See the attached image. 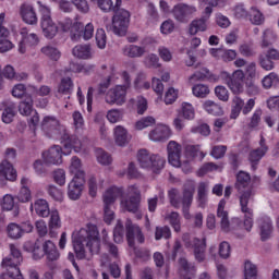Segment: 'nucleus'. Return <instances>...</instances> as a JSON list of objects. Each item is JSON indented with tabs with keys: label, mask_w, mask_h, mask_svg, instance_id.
<instances>
[{
	"label": "nucleus",
	"mask_w": 279,
	"mask_h": 279,
	"mask_svg": "<svg viewBox=\"0 0 279 279\" xmlns=\"http://www.w3.org/2000/svg\"><path fill=\"white\" fill-rule=\"evenodd\" d=\"M123 236H125V229L123 228V222L118 220L113 230L114 243H123Z\"/></svg>",
	"instance_id": "obj_48"
},
{
	"label": "nucleus",
	"mask_w": 279,
	"mask_h": 279,
	"mask_svg": "<svg viewBox=\"0 0 279 279\" xmlns=\"http://www.w3.org/2000/svg\"><path fill=\"white\" fill-rule=\"evenodd\" d=\"M252 178L250 173L241 171L236 175L235 189L236 191H245L247 189H253L251 185Z\"/></svg>",
	"instance_id": "obj_32"
},
{
	"label": "nucleus",
	"mask_w": 279,
	"mask_h": 279,
	"mask_svg": "<svg viewBox=\"0 0 279 279\" xmlns=\"http://www.w3.org/2000/svg\"><path fill=\"white\" fill-rule=\"evenodd\" d=\"M197 32H206V19L194 20L190 23L189 34L195 36Z\"/></svg>",
	"instance_id": "obj_41"
},
{
	"label": "nucleus",
	"mask_w": 279,
	"mask_h": 279,
	"mask_svg": "<svg viewBox=\"0 0 279 279\" xmlns=\"http://www.w3.org/2000/svg\"><path fill=\"white\" fill-rule=\"evenodd\" d=\"M71 93H73V81L71 77L62 78L58 87L57 97H60V95H71Z\"/></svg>",
	"instance_id": "obj_38"
},
{
	"label": "nucleus",
	"mask_w": 279,
	"mask_h": 279,
	"mask_svg": "<svg viewBox=\"0 0 279 279\" xmlns=\"http://www.w3.org/2000/svg\"><path fill=\"white\" fill-rule=\"evenodd\" d=\"M167 221H169L170 226L173 228L174 232H181L182 225L180 221V214L177 211H172L166 216Z\"/></svg>",
	"instance_id": "obj_43"
},
{
	"label": "nucleus",
	"mask_w": 279,
	"mask_h": 279,
	"mask_svg": "<svg viewBox=\"0 0 279 279\" xmlns=\"http://www.w3.org/2000/svg\"><path fill=\"white\" fill-rule=\"evenodd\" d=\"M96 158L100 165L108 166L112 163V157L110 156V154L106 153L101 148L96 149Z\"/></svg>",
	"instance_id": "obj_52"
},
{
	"label": "nucleus",
	"mask_w": 279,
	"mask_h": 279,
	"mask_svg": "<svg viewBox=\"0 0 279 279\" xmlns=\"http://www.w3.org/2000/svg\"><path fill=\"white\" fill-rule=\"evenodd\" d=\"M238 193L241 213H248V215H251L252 208L248 207V204L254 202V195H256V191H254V187H247L246 190H239Z\"/></svg>",
	"instance_id": "obj_21"
},
{
	"label": "nucleus",
	"mask_w": 279,
	"mask_h": 279,
	"mask_svg": "<svg viewBox=\"0 0 279 279\" xmlns=\"http://www.w3.org/2000/svg\"><path fill=\"white\" fill-rule=\"evenodd\" d=\"M206 80H213V74L206 68H202L189 77L190 84H195V82H204Z\"/></svg>",
	"instance_id": "obj_34"
},
{
	"label": "nucleus",
	"mask_w": 279,
	"mask_h": 279,
	"mask_svg": "<svg viewBox=\"0 0 279 279\" xmlns=\"http://www.w3.org/2000/svg\"><path fill=\"white\" fill-rule=\"evenodd\" d=\"M197 12L195 5L186 3H178L173 7L171 13L178 23H186L191 21L193 14Z\"/></svg>",
	"instance_id": "obj_13"
},
{
	"label": "nucleus",
	"mask_w": 279,
	"mask_h": 279,
	"mask_svg": "<svg viewBox=\"0 0 279 279\" xmlns=\"http://www.w3.org/2000/svg\"><path fill=\"white\" fill-rule=\"evenodd\" d=\"M168 161L172 167H180V158L182 156V145L175 141H170L167 146Z\"/></svg>",
	"instance_id": "obj_19"
},
{
	"label": "nucleus",
	"mask_w": 279,
	"mask_h": 279,
	"mask_svg": "<svg viewBox=\"0 0 279 279\" xmlns=\"http://www.w3.org/2000/svg\"><path fill=\"white\" fill-rule=\"evenodd\" d=\"M62 32H71V38L73 40H80V38H84V40H90L93 35L95 34V26L92 23H88L86 26L82 24V22H76L71 26V23H59Z\"/></svg>",
	"instance_id": "obj_6"
},
{
	"label": "nucleus",
	"mask_w": 279,
	"mask_h": 279,
	"mask_svg": "<svg viewBox=\"0 0 279 279\" xmlns=\"http://www.w3.org/2000/svg\"><path fill=\"white\" fill-rule=\"evenodd\" d=\"M101 234H102V241H104L106 250H108L113 255L114 258H118L119 257V247H117V245H114L108 241V231H106V229H104Z\"/></svg>",
	"instance_id": "obj_46"
},
{
	"label": "nucleus",
	"mask_w": 279,
	"mask_h": 279,
	"mask_svg": "<svg viewBox=\"0 0 279 279\" xmlns=\"http://www.w3.org/2000/svg\"><path fill=\"white\" fill-rule=\"evenodd\" d=\"M192 93L195 97L204 99L206 96L210 94V89L208 88V85L197 84L193 86Z\"/></svg>",
	"instance_id": "obj_47"
},
{
	"label": "nucleus",
	"mask_w": 279,
	"mask_h": 279,
	"mask_svg": "<svg viewBox=\"0 0 279 279\" xmlns=\"http://www.w3.org/2000/svg\"><path fill=\"white\" fill-rule=\"evenodd\" d=\"M41 53L44 56H47V58H50V60H54L58 62V59L61 57L60 50L58 48L53 47L52 45H47L41 48Z\"/></svg>",
	"instance_id": "obj_45"
},
{
	"label": "nucleus",
	"mask_w": 279,
	"mask_h": 279,
	"mask_svg": "<svg viewBox=\"0 0 279 279\" xmlns=\"http://www.w3.org/2000/svg\"><path fill=\"white\" fill-rule=\"evenodd\" d=\"M65 136L66 137H61L59 141L63 143V154L65 156H69L71 154V149H74L76 154H80L82 151V141L77 138L75 135H69L65 131Z\"/></svg>",
	"instance_id": "obj_18"
},
{
	"label": "nucleus",
	"mask_w": 279,
	"mask_h": 279,
	"mask_svg": "<svg viewBox=\"0 0 279 279\" xmlns=\"http://www.w3.org/2000/svg\"><path fill=\"white\" fill-rule=\"evenodd\" d=\"M259 234L262 241H267L271 239V234L274 232V223L271 222V218L264 216L257 220Z\"/></svg>",
	"instance_id": "obj_22"
},
{
	"label": "nucleus",
	"mask_w": 279,
	"mask_h": 279,
	"mask_svg": "<svg viewBox=\"0 0 279 279\" xmlns=\"http://www.w3.org/2000/svg\"><path fill=\"white\" fill-rule=\"evenodd\" d=\"M250 21L253 25H263V23H265V16L258 9L252 8L250 12Z\"/></svg>",
	"instance_id": "obj_50"
},
{
	"label": "nucleus",
	"mask_w": 279,
	"mask_h": 279,
	"mask_svg": "<svg viewBox=\"0 0 279 279\" xmlns=\"http://www.w3.org/2000/svg\"><path fill=\"white\" fill-rule=\"evenodd\" d=\"M277 36L274 34V31L271 28H267L263 33L262 37V47L265 49L267 47H271L274 43H276Z\"/></svg>",
	"instance_id": "obj_44"
},
{
	"label": "nucleus",
	"mask_w": 279,
	"mask_h": 279,
	"mask_svg": "<svg viewBox=\"0 0 279 279\" xmlns=\"http://www.w3.org/2000/svg\"><path fill=\"white\" fill-rule=\"evenodd\" d=\"M258 60L264 71H271L274 69V61L264 52L259 54Z\"/></svg>",
	"instance_id": "obj_58"
},
{
	"label": "nucleus",
	"mask_w": 279,
	"mask_h": 279,
	"mask_svg": "<svg viewBox=\"0 0 279 279\" xmlns=\"http://www.w3.org/2000/svg\"><path fill=\"white\" fill-rule=\"evenodd\" d=\"M20 14L24 23H27L28 25H36V23H38V16L32 4H22Z\"/></svg>",
	"instance_id": "obj_27"
},
{
	"label": "nucleus",
	"mask_w": 279,
	"mask_h": 279,
	"mask_svg": "<svg viewBox=\"0 0 279 279\" xmlns=\"http://www.w3.org/2000/svg\"><path fill=\"white\" fill-rule=\"evenodd\" d=\"M128 93V89L125 86L117 85L114 88H111L106 94L105 100L106 104H109L110 106H123L125 102V95Z\"/></svg>",
	"instance_id": "obj_15"
},
{
	"label": "nucleus",
	"mask_w": 279,
	"mask_h": 279,
	"mask_svg": "<svg viewBox=\"0 0 279 279\" xmlns=\"http://www.w3.org/2000/svg\"><path fill=\"white\" fill-rule=\"evenodd\" d=\"M73 247L80 260L86 258L85 247H87L90 254H99L100 240L97 226L88 223L86 228L81 229L73 238Z\"/></svg>",
	"instance_id": "obj_1"
},
{
	"label": "nucleus",
	"mask_w": 279,
	"mask_h": 279,
	"mask_svg": "<svg viewBox=\"0 0 279 279\" xmlns=\"http://www.w3.org/2000/svg\"><path fill=\"white\" fill-rule=\"evenodd\" d=\"M204 108L208 114H214V117H221V114H223V108L213 100L205 101Z\"/></svg>",
	"instance_id": "obj_42"
},
{
	"label": "nucleus",
	"mask_w": 279,
	"mask_h": 279,
	"mask_svg": "<svg viewBox=\"0 0 279 279\" xmlns=\"http://www.w3.org/2000/svg\"><path fill=\"white\" fill-rule=\"evenodd\" d=\"M227 84H228L230 90L234 95H239V94L243 93V81H236V80L228 78Z\"/></svg>",
	"instance_id": "obj_59"
},
{
	"label": "nucleus",
	"mask_w": 279,
	"mask_h": 279,
	"mask_svg": "<svg viewBox=\"0 0 279 279\" xmlns=\"http://www.w3.org/2000/svg\"><path fill=\"white\" fill-rule=\"evenodd\" d=\"M25 252H32L33 258L35 260H40L44 256H46L47 260L53 263L60 258V252L58 251V246L51 240H46L43 243V251L40 246L36 245L33 242H25L24 244Z\"/></svg>",
	"instance_id": "obj_4"
},
{
	"label": "nucleus",
	"mask_w": 279,
	"mask_h": 279,
	"mask_svg": "<svg viewBox=\"0 0 279 279\" xmlns=\"http://www.w3.org/2000/svg\"><path fill=\"white\" fill-rule=\"evenodd\" d=\"M62 154L64 150L61 146L54 145L43 153L45 165H62Z\"/></svg>",
	"instance_id": "obj_17"
},
{
	"label": "nucleus",
	"mask_w": 279,
	"mask_h": 279,
	"mask_svg": "<svg viewBox=\"0 0 279 279\" xmlns=\"http://www.w3.org/2000/svg\"><path fill=\"white\" fill-rule=\"evenodd\" d=\"M121 207L128 213L136 215L141 208V190L137 186L131 185L128 190V196L121 199Z\"/></svg>",
	"instance_id": "obj_10"
},
{
	"label": "nucleus",
	"mask_w": 279,
	"mask_h": 279,
	"mask_svg": "<svg viewBox=\"0 0 279 279\" xmlns=\"http://www.w3.org/2000/svg\"><path fill=\"white\" fill-rule=\"evenodd\" d=\"M182 241L185 247H193L194 248V256L198 263H204L206 259V238L202 240L197 238L191 239V234L184 233L182 235Z\"/></svg>",
	"instance_id": "obj_11"
},
{
	"label": "nucleus",
	"mask_w": 279,
	"mask_h": 279,
	"mask_svg": "<svg viewBox=\"0 0 279 279\" xmlns=\"http://www.w3.org/2000/svg\"><path fill=\"white\" fill-rule=\"evenodd\" d=\"M122 53L126 58H143L147 53V49L144 46L126 45L122 48Z\"/></svg>",
	"instance_id": "obj_30"
},
{
	"label": "nucleus",
	"mask_w": 279,
	"mask_h": 279,
	"mask_svg": "<svg viewBox=\"0 0 279 279\" xmlns=\"http://www.w3.org/2000/svg\"><path fill=\"white\" fill-rule=\"evenodd\" d=\"M72 53L75 58H80L81 60H88V58H90V46L77 45L72 49Z\"/></svg>",
	"instance_id": "obj_37"
},
{
	"label": "nucleus",
	"mask_w": 279,
	"mask_h": 279,
	"mask_svg": "<svg viewBox=\"0 0 279 279\" xmlns=\"http://www.w3.org/2000/svg\"><path fill=\"white\" fill-rule=\"evenodd\" d=\"M39 5V12L41 13V29L43 34L46 38L51 40L52 38H56L58 35V24L53 22V19H51V9L47 4H44L43 2H37Z\"/></svg>",
	"instance_id": "obj_7"
},
{
	"label": "nucleus",
	"mask_w": 279,
	"mask_h": 279,
	"mask_svg": "<svg viewBox=\"0 0 279 279\" xmlns=\"http://www.w3.org/2000/svg\"><path fill=\"white\" fill-rule=\"evenodd\" d=\"M2 210H12L14 208V196L7 194L1 202Z\"/></svg>",
	"instance_id": "obj_63"
},
{
	"label": "nucleus",
	"mask_w": 279,
	"mask_h": 279,
	"mask_svg": "<svg viewBox=\"0 0 279 279\" xmlns=\"http://www.w3.org/2000/svg\"><path fill=\"white\" fill-rule=\"evenodd\" d=\"M106 31H104L102 28H98L96 32V43L99 49H106Z\"/></svg>",
	"instance_id": "obj_64"
},
{
	"label": "nucleus",
	"mask_w": 279,
	"mask_h": 279,
	"mask_svg": "<svg viewBox=\"0 0 279 279\" xmlns=\"http://www.w3.org/2000/svg\"><path fill=\"white\" fill-rule=\"evenodd\" d=\"M19 112L24 117H29L34 112V99L32 96H26L19 105Z\"/></svg>",
	"instance_id": "obj_35"
},
{
	"label": "nucleus",
	"mask_w": 279,
	"mask_h": 279,
	"mask_svg": "<svg viewBox=\"0 0 279 279\" xmlns=\"http://www.w3.org/2000/svg\"><path fill=\"white\" fill-rule=\"evenodd\" d=\"M125 230H126V241L129 243V247H134L135 240L138 243H145V235L143 234V230H141V227H138V225H134L132 220L126 219Z\"/></svg>",
	"instance_id": "obj_14"
},
{
	"label": "nucleus",
	"mask_w": 279,
	"mask_h": 279,
	"mask_svg": "<svg viewBox=\"0 0 279 279\" xmlns=\"http://www.w3.org/2000/svg\"><path fill=\"white\" fill-rule=\"evenodd\" d=\"M21 36L22 40L19 44V51L20 53H26L27 49H31V47H36L40 40L38 39V35L35 33H29L27 28L21 29Z\"/></svg>",
	"instance_id": "obj_16"
},
{
	"label": "nucleus",
	"mask_w": 279,
	"mask_h": 279,
	"mask_svg": "<svg viewBox=\"0 0 279 279\" xmlns=\"http://www.w3.org/2000/svg\"><path fill=\"white\" fill-rule=\"evenodd\" d=\"M245 106V101L239 96L233 97L231 105V114L230 119H238L241 114V110L243 111V107Z\"/></svg>",
	"instance_id": "obj_36"
},
{
	"label": "nucleus",
	"mask_w": 279,
	"mask_h": 279,
	"mask_svg": "<svg viewBox=\"0 0 279 279\" xmlns=\"http://www.w3.org/2000/svg\"><path fill=\"white\" fill-rule=\"evenodd\" d=\"M122 191L119 187H110L106 191L104 195V221L108 226L114 221V210L112 206H114V202H117L118 197H121Z\"/></svg>",
	"instance_id": "obj_8"
},
{
	"label": "nucleus",
	"mask_w": 279,
	"mask_h": 279,
	"mask_svg": "<svg viewBox=\"0 0 279 279\" xmlns=\"http://www.w3.org/2000/svg\"><path fill=\"white\" fill-rule=\"evenodd\" d=\"M0 178L5 182L9 180L10 182H14L16 180V170L14 166L8 160H3L0 163Z\"/></svg>",
	"instance_id": "obj_29"
},
{
	"label": "nucleus",
	"mask_w": 279,
	"mask_h": 279,
	"mask_svg": "<svg viewBox=\"0 0 279 279\" xmlns=\"http://www.w3.org/2000/svg\"><path fill=\"white\" fill-rule=\"evenodd\" d=\"M168 197H169L170 204H171V206H173V208H180L182 201L180 199V191L178 189H171L168 192Z\"/></svg>",
	"instance_id": "obj_53"
},
{
	"label": "nucleus",
	"mask_w": 279,
	"mask_h": 279,
	"mask_svg": "<svg viewBox=\"0 0 279 279\" xmlns=\"http://www.w3.org/2000/svg\"><path fill=\"white\" fill-rule=\"evenodd\" d=\"M7 232L10 239H21V236H23L21 225H16L14 222H11L8 226Z\"/></svg>",
	"instance_id": "obj_51"
},
{
	"label": "nucleus",
	"mask_w": 279,
	"mask_h": 279,
	"mask_svg": "<svg viewBox=\"0 0 279 279\" xmlns=\"http://www.w3.org/2000/svg\"><path fill=\"white\" fill-rule=\"evenodd\" d=\"M107 119L110 123H119L123 119V109H111L107 112Z\"/></svg>",
	"instance_id": "obj_54"
},
{
	"label": "nucleus",
	"mask_w": 279,
	"mask_h": 279,
	"mask_svg": "<svg viewBox=\"0 0 279 279\" xmlns=\"http://www.w3.org/2000/svg\"><path fill=\"white\" fill-rule=\"evenodd\" d=\"M179 114H182V117L187 120L195 119V109L193 108V105L183 102L182 110Z\"/></svg>",
	"instance_id": "obj_56"
},
{
	"label": "nucleus",
	"mask_w": 279,
	"mask_h": 279,
	"mask_svg": "<svg viewBox=\"0 0 279 279\" xmlns=\"http://www.w3.org/2000/svg\"><path fill=\"white\" fill-rule=\"evenodd\" d=\"M171 137V129L167 125H158L155 130L150 131L149 138L156 143L168 141Z\"/></svg>",
	"instance_id": "obj_26"
},
{
	"label": "nucleus",
	"mask_w": 279,
	"mask_h": 279,
	"mask_svg": "<svg viewBox=\"0 0 279 279\" xmlns=\"http://www.w3.org/2000/svg\"><path fill=\"white\" fill-rule=\"evenodd\" d=\"M130 25V11L117 10L112 16V32L116 36H125Z\"/></svg>",
	"instance_id": "obj_12"
},
{
	"label": "nucleus",
	"mask_w": 279,
	"mask_h": 279,
	"mask_svg": "<svg viewBox=\"0 0 279 279\" xmlns=\"http://www.w3.org/2000/svg\"><path fill=\"white\" fill-rule=\"evenodd\" d=\"M41 130L48 138H56L58 141H60V138H66V128L60 124V121L53 117L44 118Z\"/></svg>",
	"instance_id": "obj_9"
},
{
	"label": "nucleus",
	"mask_w": 279,
	"mask_h": 279,
	"mask_svg": "<svg viewBox=\"0 0 279 279\" xmlns=\"http://www.w3.org/2000/svg\"><path fill=\"white\" fill-rule=\"evenodd\" d=\"M36 214L39 217H49L51 210H49V203L45 199H37L34 204Z\"/></svg>",
	"instance_id": "obj_39"
},
{
	"label": "nucleus",
	"mask_w": 279,
	"mask_h": 279,
	"mask_svg": "<svg viewBox=\"0 0 279 279\" xmlns=\"http://www.w3.org/2000/svg\"><path fill=\"white\" fill-rule=\"evenodd\" d=\"M11 254L2 260V269H5L0 279H24L19 265L23 263V255L16 245L10 244Z\"/></svg>",
	"instance_id": "obj_3"
},
{
	"label": "nucleus",
	"mask_w": 279,
	"mask_h": 279,
	"mask_svg": "<svg viewBox=\"0 0 279 279\" xmlns=\"http://www.w3.org/2000/svg\"><path fill=\"white\" fill-rule=\"evenodd\" d=\"M70 171L74 178H86V173L82 170V160L77 157L72 158Z\"/></svg>",
	"instance_id": "obj_40"
},
{
	"label": "nucleus",
	"mask_w": 279,
	"mask_h": 279,
	"mask_svg": "<svg viewBox=\"0 0 279 279\" xmlns=\"http://www.w3.org/2000/svg\"><path fill=\"white\" fill-rule=\"evenodd\" d=\"M86 183L85 178L74 177L68 186V196L74 202L82 197V192L84 191V184Z\"/></svg>",
	"instance_id": "obj_20"
},
{
	"label": "nucleus",
	"mask_w": 279,
	"mask_h": 279,
	"mask_svg": "<svg viewBox=\"0 0 279 279\" xmlns=\"http://www.w3.org/2000/svg\"><path fill=\"white\" fill-rule=\"evenodd\" d=\"M11 254L2 260V269H5L0 279H24L19 265L23 263V255L16 245L10 244Z\"/></svg>",
	"instance_id": "obj_2"
},
{
	"label": "nucleus",
	"mask_w": 279,
	"mask_h": 279,
	"mask_svg": "<svg viewBox=\"0 0 279 279\" xmlns=\"http://www.w3.org/2000/svg\"><path fill=\"white\" fill-rule=\"evenodd\" d=\"M137 161L142 169H151L153 173H160L165 169L167 160L160 155H150L147 149L137 153Z\"/></svg>",
	"instance_id": "obj_5"
},
{
	"label": "nucleus",
	"mask_w": 279,
	"mask_h": 279,
	"mask_svg": "<svg viewBox=\"0 0 279 279\" xmlns=\"http://www.w3.org/2000/svg\"><path fill=\"white\" fill-rule=\"evenodd\" d=\"M48 195L56 202H62L63 199L62 190L58 189L56 185L48 186Z\"/></svg>",
	"instance_id": "obj_62"
},
{
	"label": "nucleus",
	"mask_w": 279,
	"mask_h": 279,
	"mask_svg": "<svg viewBox=\"0 0 279 279\" xmlns=\"http://www.w3.org/2000/svg\"><path fill=\"white\" fill-rule=\"evenodd\" d=\"M215 94L216 97L220 99V101H228L230 99V93L228 92V88H226L225 86L218 85L215 88Z\"/></svg>",
	"instance_id": "obj_61"
},
{
	"label": "nucleus",
	"mask_w": 279,
	"mask_h": 279,
	"mask_svg": "<svg viewBox=\"0 0 279 279\" xmlns=\"http://www.w3.org/2000/svg\"><path fill=\"white\" fill-rule=\"evenodd\" d=\"M195 195V187H185L182 197V210L185 219H191V206L193 204V196Z\"/></svg>",
	"instance_id": "obj_23"
},
{
	"label": "nucleus",
	"mask_w": 279,
	"mask_h": 279,
	"mask_svg": "<svg viewBox=\"0 0 279 279\" xmlns=\"http://www.w3.org/2000/svg\"><path fill=\"white\" fill-rule=\"evenodd\" d=\"M156 241H160V239H171V229L167 226L157 227L155 231Z\"/></svg>",
	"instance_id": "obj_57"
},
{
	"label": "nucleus",
	"mask_w": 279,
	"mask_h": 279,
	"mask_svg": "<svg viewBox=\"0 0 279 279\" xmlns=\"http://www.w3.org/2000/svg\"><path fill=\"white\" fill-rule=\"evenodd\" d=\"M49 215L50 219L48 222V228L50 230L51 236H53L56 234V230H60V228H62V220L60 219V213L58 209L51 210Z\"/></svg>",
	"instance_id": "obj_33"
},
{
	"label": "nucleus",
	"mask_w": 279,
	"mask_h": 279,
	"mask_svg": "<svg viewBox=\"0 0 279 279\" xmlns=\"http://www.w3.org/2000/svg\"><path fill=\"white\" fill-rule=\"evenodd\" d=\"M217 217L220 219L222 232H230V219L228 218V211H226V199L223 198L218 204Z\"/></svg>",
	"instance_id": "obj_28"
},
{
	"label": "nucleus",
	"mask_w": 279,
	"mask_h": 279,
	"mask_svg": "<svg viewBox=\"0 0 279 279\" xmlns=\"http://www.w3.org/2000/svg\"><path fill=\"white\" fill-rule=\"evenodd\" d=\"M267 146H265V140H260V148L254 149L248 155V160L251 162V167L253 171H256L258 169V162L263 159V156L267 154Z\"/></svg>",
	"instance_id": "obj_24"
},
{
	"label": "nucleus",
	"mask_w": 279,
	"mask_h": 279,
	"mask_svg": "<svg viewBox=\"0 0 279 279\" xmlns=\"http://www.w3.org/2000/svg\"><path fill=\"white\" fill-rule=\"evenodd\" d=\"M0 110L2 112V122L3 123H12L14 121V117H16V105L12 101H3L0 102Z\"/></svg>",
	"instance_id": "obj_25"
},
{
	"label": "nucleus",
	"mask_w": 279,
	"mask_h": 279,
	"mask_svg": "<svg viewBox=\"0 0 279 279\" xmlns=\"http://www.w3.org/2000/svg\"><path fill=\"white\" fill-rule=\"evenodd\" d=\"M258 276V270L256 269V265L252 264V262L247 260L244 264V278L245 279H256Z\"/></svg>",
	"instance_id": "obj_49"
},
{
	"label": "nucleus",
	"mask_w": 279,
	"mask_h": 279,
	"mask_svg": "<svg viewBox=\"0 0 279 279\" xmlns=\"http://www.w3.org/2000/svg\"><path fill=\"white\" fill-rule=\"evenodd\" d=\"M114 140L117 145L123 147L130 143V135L128 134V130L122 125H118L113 130Z\"/></svg>",
	"instance_id": "obj_31"
},
{
	"label": "nucleus",
	"mask_w": 279,
	"mask_h": 279,
	"mask_svg": "<svg viewBox=\"0 0 279 279\" xmlns=\"http://www.w3.org/2000/svg\"><path fill=\"white\" fill-rule=\"evenodd\" d=\"M151 125H156L154 117L142 118L135 123V130H145V128H151Z\"/></svg>",
	"instance_id": "obj_55"
},
{
	"label": "nucleus",
	"mask_w": 279,
	"mask_h": 279,
	"mask_svg": "<svg viewBox=\"0 0 279 279\" xmlns=\"http://www.w3.org/2000/svg\"><path fill=\"white\" fill-rule=\"evenodd\" d=\"M144 62H145V65L147 66V69H159V66H160L158 56H156L154 53L148 54L144 59Z\"/></svg>",
	"instance_id": "obj_60"
}]
</instances>
